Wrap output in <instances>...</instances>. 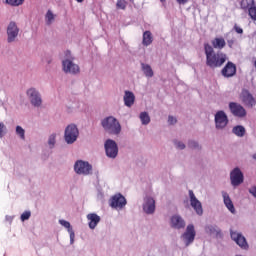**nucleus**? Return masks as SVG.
<instances>
[{"instance_id": "f257e3e1", "label": "nucleus", "mask_w": 256, "mask_h": 256, "mask_svg": "<svg viewBox=\"0 0 256 256\" xmlns=\"http://www.w3.org/2000/svg\"><path fill=\"white\" fill-rule=\"evenodd\" d=\"M204 51L206 55V65L210 69H217L223 67L225 61H227V54L223 52L215 53V49L211 44H204Z\"/></svg>"}, {"instance_id": "f03ea898", "label": "nucleus", "mask_w": 256, "mask_h": 256, "mask_svg": "<svg viewBox=\"0 0 256 256\" xmlns=\"http://www.w3.org/2000/svg\"><path fill=\"white\" fill-rule=\"evenodd\" d=\"M62 71L66 75H79L81 73V68L75 63V56H73L71 51H66L62 58Z\"/></svg>"}, {"instance_id": "7ed1b4c3", "label": "nucleus", "mask_w": 256, "mask_h": 256, "mask_svg": "<svg viewBox=\"0 0 256 256\" xmlns=\"http://www.w3.org/2000/svg\"><path fill=\"white\" fill-rule=\"evenodd\" d=\"M101 125L108 135H121L122 127L117 118L108 116L101 121Z\"/></svg>"}, {"instance_id": "20e7f679", "label": "nucleus", "mask_w": 256, "mask_h": 256, "mask_svg": "<svg viewBox=\"0 0 256 256\" xmlns=\"http://www.w3.org/2000/svg\"><path fill=\"white\" fill-rule=\"evenodd\" d=\"M74 173L82 177H89L93 175V165L89 161L77 160L73 166Z\"/></svg>"}, {"instance_id": "39448f33", "label": "nucleus", "mask_w": 256, "mask_h": 256, "mask_svg": "<svg viewBox=\"0 0 256 256\" xmlns=\"http://www.w3.org/2000/svg\"><path fill=\"white\" fill-rule=\"evenodd\" d=\"M195 237H197L195 225L188 224L185 231L180 235V243H182L184 247H189L195 242Z\"/></svg>"}, {"instance_id": "423d86ee", "label": "nucleus", "mask_w": 256, "mask_h": 256, "mask_svg": "<svg viewBox=\"0 0 256 256\" xmlns=\"http://www.w3.org/2000/svg\"><path fill=\"white\" fill-rule=\"evenodd\" d=\"M79 139V127L77 124H68L64 129V141L67 145H73Z\"/></svg>"}, {"instance_id": "0eeeda50", "label": "nucleus", "mask_w": 256, "mask_h": 256, "mask_svg": "<svg viewBox=\"0 0 256 256\" xmlns=\"http://www.w3.org/2000/svg\"><path fill=\"white\" fill-rule=\"evenodd\" d=\"M214 125L216 131H225L229 125V116L223 110H219L214 115Z\"/></svg>"}, {"instance_id": "6e6552de", "label": "nucleus", "mask_w": 256, "mask_h": 256, "mask_svg": "<svg viewBox=\"0 0 256 256\" xmlns=\"http://www.w3.org/2000/svg\"><path fill=\"white\" fill-rule=\"evenodd\" d=\"M108 203L111 209H115V211H123V209L127 207V198L121 193H116L110 197Z\"/></svg>"}, {"instance_id": "1a4fd4ad", "label": "nucleus", "mask_w": 256, "mask_h": 256, "mask_svg": "<svg viewBox=\"0 0 256 256\" xmlns=\"http://www.w3.org/2000/svg\"><path fill=\"white\" fill-rule=\"evenodd\" d=\"M26 97L33 107H41V105H43L41 92H39L35 87H30L26 90Z\"/></svg>"}, {"instance_id": "9d476101", "label": "nucleus", "mask_w": 256, "mask_h": 256, "mask_svg": "<svg viewBox=\"0 0 256 256\" xmlns=\"http://www.w3.org/2000/svg\"><path fill=\"white\" fill-rule=\"evenodd\" d=\"M230 237L242 251H249V242H247V238L244 237L243 233L236 230H230Z\"/></svg>"}, {"instance_id": "9b49d317", "label": "nucleus", "mask_w": 256, "mask_h": 256, "mask_svg": "<svg viewBox=\"0 0 256 256\" xmlns=\"http://www.w3.org/2000/svg\"><path fill=\"white\" fill-rule=\"evenodd\" d=\"M104 148L108 159H117V155H119V146L115 140L107 139L104 143Z\"/></svg>"}, {"instance_id": "f8f14e48", "label": "nucleus", "mask_w": 256, "mask_h": 256, "mask_svg": "<svg viewBox=\"0 0 256 256\" xmlns=\"http://www.w3.org/2000/svg\"><path fill=\"white\" fill-rule=\"evenodd\" d=\"M245 181V176L243 175V171L241 168L236 167L230 172V183L232 187H239Z\"/></svg>"}, {"instance_id": "ddd939ff", "label": "nucleus", "mask_w": 256, "mask_h": 256, "mask_svg": "<svg viewBox=\"0 0 256 256\" xmlns=\"http://www.w3.org/2000/svg\"><path fill=\"white\" fill-rule=\"evenodd\" d=\"M7 41L9 43H15L17 41V38L19 37V26L17 25V22L11 21L9 22L7 29Z\"/></svg>"}, {"instance_id": "4468645a", "label": "nucleus", "mask_w": 256, "mask_h": 256, "mask_svg": "<svg viewBox=\"0 0 256 256\" xmlns=\"http://www.w3.org/2000/svg\"><path fill=\"white\" fill-rule=\"evenodd\" d=\"M155 198L151 195H145L142 203V210L146 215H153L155 213Z\"/></svg>"}, {"instance_id": "2eb2a0df", "label": "nucleus", "mask_w": 256, "mask_h": 256, "mask_svg": "<svg viewBox=\"0 0 256 256\" xmlns=\"http://www.w3.org/2000/svg\"><path fill=\"white\" fill-rule=\"evenodd\" d=\"M229 111L234 117H238L239 119H243V117H247V110L245 108L236 102H230L229 105Z\"/></svg>"}, {"instance_id": "dca6fc26", "label": "nucleus", "mask_w": 256, "mask_h": 256, "mask_svg": "<svg viewBox=\"0 0 256 256\" xmlns=\"http://www.w3.org/2000/svg\"><path fill=\"white\" fill-rule=\"evenodd\" d=\"M188 195L190 199V205L192 209H194L196 215H203V204H201V201L197 199V196H195L193 190H189Z\"/></svg>"}, {"instance_id": "f3484780", "label": "nucleus", "mask_w": 256, "mask_h": 256, "mask_svg": "<svg viewBox=\"0 0 256 256\" xmlns=\"http://www.w3.org/2000/svg\"><path fill=\"white\" fill-rule=\"evenodd\" d=\"M240 99L242 101V103L246 106V107H255L256 105V100L255 97H253V94H251V92H249V90H242L241 94H240Z\"/></svg>"}, {"instance_id": "a211bd4d", "label": "nucleus", "mask_w": 256, "mask_h": 256, "mask_svg": "<svg viewBox=\"0 0 256 256\" xmlns=\"http://www.w3.org/2000/svg\"><path fill=\"white\" fill-rule=\"evenodd\" d=\"M185 219L179 214H174L170 218V227L172 229H185Z\"/></svg>"}, {"instance_id": "6ab92c4d", "label": "nucleus", "mask_w": 256, "mask_h": 256, "mask_svg": "<svg viewBox=\"0 0 256 256\" xmlns=\"http://www.w3.org/2000/svg\"><path fill=\"white\" fill-rule=\"evenodd\" d=\"M221 195L226 209H228V211L231 212L232 215H235L237 213V210L235 209V205L233 204V200H231V196H229V193L222 191Z\"/></svg>"}, {"instance_id": "aec40b11", "label": "nucleus", "mask_w": 256, "mask_h": 256, "mask_svg": "<svg viewBox=\"0 0 256 256\" xmlns=\"http://www.w3.org/2000/svg\"><path fill=\"white\" fill-rule=\"evenodd\" d=\"M86 219L88 221V227L92 231L97 228V225H99V223H101V216L97 215V213L87 214Z\"/></svg>"}, {"instance_id": "412c9836", "label": "nucleus", "mask_w": 256, "mask_h": 256, "mask_svg": "<svg viewBox=\"0 0 256 256\" xmlns=\"http://www.w3.org/2000/svg\"><path fill=\"white\" fill-rule=\"evenodd\" d=\"M223 77H234L237 73V66L233 62H227L221 71Z\"/></svg>"}, {"instance_id": "4be33fe9", "label": "nucleus", "mask_w": 256, "mask_h": 256, "mask_svg": "<svg viewBox=\"0 0 256 256\" xmlns=\"http://www.w3.org/2000/svg\"><path fill=\"white\" fill-rule=\"evenodd\" d=\"M59 223L62 227H64V229H67L70 235V245H73V243H75V231H73V227H71V223L63 219H60Z\"/></svg>"}, {"instance_id": "5701e85b", "label": "nucleus", "mask_w": 256, "mask_h": 256, "mask_svg": "<svg viewBox=\"0 0 256 256\" xmlns=\"http://www.w3.org/2000/svg\"><path fill=\"white\" fill-rule=\"evenodd\" d=\"M123 102L125 107L131 108L133 105H135V94L129 90H126L124 92Z\"/></svg>"}, {"instance_id": "b1692460", "label": "nucleus", "mask_w": 256, "mask_h": 256, "mask_svg": "<svg viewBox=\"0 0 256 256\" xmlns=\"http://www.w3.org/2000/svg\"><path fill=\"white\" fill-rule=\"evenodd\" d=\"M211 45L213 49H225V45H227V42L225 41V38L219 36L215 37L211 40Z\"/></svg>"}, {"instance_id": "393cba45", "label": "nucleus", "mask_w": 256, "mask_h": 256, "mask_svg": "<svg viewBox=\"0 0 256 256\" xmlns=\"http://www.w3.org/2000/svg\"><path fill=\"white\" fill-rule=\"evenodd\" d=\"M153 43V33L151 31L147 30L143 33L142 36V45L144 47H149Z\"/></svg>"}, {"instance_id": "a878e982", "label": "nucleus", "mask_w": 256, "mask_h": 256, "mask_svg": "<svg viewBox=\"0 0 256 256\" xmlns=\"http://www.w3.org/2000/svg\"><path fill=\"white\" fill-rule=\"evenodd\" d=\"M141 69L142 73L145 75V77H147V79H151L155 75L153 68L149 64L141 63Z\"/></svg>"}, {"instance_id": "bb28decb", "label": "nucleus", "mask_w": 256, "mask_h": 256, "mask_svg": "<svg viewBox=\"0 0 256 256\" xmlns=\"http://www.w3.org/2000/svg\"><path fill=\"white\" fill-rule=\"evenodd\" d=\"M57 145V133L53 132L48 136L47 140V146L50 149H55V146Z\"/></svg>"}, {"instance_id": "cd10ccee", "label": "nucleus", "mask_w": 256, "mask_h": 256, "mask_svg": "<svg viewBox=\"0 0 256 256\" xmlns=\"http://www.w3.org/2000/svg\"><path fill=\"white\" fill-rule=\"evenodd\" d=\"M232 133L236 135V137H245L246 130L244 126L238 125L233 127Z\"/></svg>"}, {"instance_id": "c85d7f7f", "label": "nucleus", "mask_w": 256, "mask_h": 256, "mask_svg": "<svg viewBox=\"0 0 256 256\" xmlns=\"http://www.w3.org/2000/svg\"><path fill=\"white\" fill-rule=\"evenodd\" d=\"M4 3L8 7H21L25 5V0H5Z\"/></svg>"}, {"instance_id": "c756f323", "label": "nucleus", "mask_w": 256, "mask_h": 256, "mask_svg": "<svg viewBox=\"0 0 256 256\" xmlns=\"http://www.w3.org/2000/svg\"><path fill=\"white\" fill-rule=\"evenodd\" d=\"M55 17L56 15L53 13V11L48 10L45 14L46 25H53V23H55Z\"/></svg>"}, {"instance_id": "7c9ffc66", "label": "nucleus", "mask_w": 256, "mask_h": 256, "mask_svg": "<svg viewBox=\"0 0 256 256\" xmlns=\"http://www.w3.org/2000/svg\"><path fill=\"white\" fill-rule=\"evenodd\" d=\"M139 119L142 125H149L151 123V116H149L148 112H141Z\"/></svg>"}, {"instance_id": "2f4dec72", "label": "nucleus", "mask_w": 256, "mask_h": 256, "mask_svg": "<svg viewBox=\"0 0 256 256\" xmlns=\"http://www.w3.org/2000/svg\"><path fill=\"white\" fill-rule=\"evenodd\" d=\"M16 135L21 141H25V129H23V127L16 126Z\"/></svg>"}, {"instance_id": "473e14b6", "label": "nucleus", "mask_w": 256, "mask_h": 256, "mask_svg": "<svg viewBox=\"0 0 256 256\" xmlns=\"http://www.w3.org/2000/svg\"><path fill=\"white\" fill-rule=\"evenodd\" d=\"M29 219H31V211L26 210L21 214L20 221H22V223H25V221H29Z\"/></svg>"}, {"instance_id": "72a5a7b5", "label": "nucleus", "mask_w": 256, "mask_h": 256, "mask_svg": "<svg viewBox=\"0 0 256 256\" xmlns=\"http://www.w3.org/2000/svg\"><path fill=\"white\" fill-rule=\"evenodd\" d=\"M116 8L125 11L127 9V0H117Z\"/></svg>"}, {"instance_id": "f704fd0d", "label": "nucleus", "mask_w": 256, "mask_h": 256, "mask_svg": "<svg viewBox=\"0 0 256 256\" xmlns=\"http://www.w3.org/2000/svg\"><path fill=\"white\" fill-rule=\"evenodd\" d=\"M206 233H208V235H215V233H217V227L213 226V225H209L205 228Z\"/></svg>"}, {"instance_id": "c9c22d12", "label": "nucleus", "mask_w": 256, "mask_h": 256, "mask_svg": "<svg viewBox=\"0 0 256 256\" xmlns=\"http://www.w3.org/2000/svg\"><path fill=\"white\" fill-rule=\"evenodd\" d=\"M7 133V126L3 122H0V139H3Z\"/></svg>"}, {"instance_id": "e433bc0d", "label": "nucleus", "mask_w": 256, "mask_h": 256, "mask_svg": "<svg viewBox=\"0 0 256 256\" xmlns=\"http://www.w3.org/2000/svg\"><path fill=\"white\" fill-rule=\"evenodd\" d=\"M174 146L176 147V149H179L180 151H183V149H185V143H183V141L181 140H175L174 141Z\"/></svg>"}, {"instance_id": "4c0bfd02", "label": "nucleus", "mask_w": 256, "mask_h": 256, "mask_svg": "<svg viewBox=\"0 0 256 256\" xmlns=\"http://www.w3.org/2000/svg\"><path fill=\"white\" fill-rule=\"evenodd\" d=\"M188 146L190 147V149H201V146H199V142L195 140H190L188 142Z\"/></svg>"}, {"instance_id": "58836bf2", "label": "nucleus", "mask_w": 256, "mask_h": 256, "mask_svg": "<svg viewBox=\"0 0 256 256\" xmlns=\"http://www.w3.org/2000/svg\"><path fill=\"white\" fill-rule=\"evenodd\" d=\"M249 16L251 17V19L256 21V7L249 8Z\"/></svg>"}, {"instance_id": "ea45409f", "label": "nucleus", "mask_w": 256, "mask_h": 256, "mask_svg": "<svg viewBox=\"0 0 256 256\" xmlns=\"http://www.w3.org/2000/svg\"><path fill=\"white\" fill-rule=\"evenodd\" d=\"M248 192L250 193V195H252V197H254V199H256V185H252L248 188Z\"/></svg>"}, {"instance_id": "a19ab883", "label": "nucleus", "mask_w": 256, "mask_h": 256, "mask_svg": "<svg viewBox=\"0 0 256 256\" xmlns=\"http://www.w3.org/2000/svg\"><path fill=\"white\" fill-rule=\"evenodd\" d=\"M168 123H169V125H175V123H177V118L174 116H169Z\"/></svg>"}, {"instance_id": "79ce46f5", "label": "nucleus", "mask_w": 256, "mask_h": 256, "mask_svg": "<svg viewBox=\"0 0 256 256\" xmlns=\"http://www.w3.org/2000/svg\"><path fill=\"white\" fill-rule=\"evenodd\" d=\"M234 31H236V33L239 35H243V28L237 26V24L234 25Z\"/></svg>"}, {"instance_id": "37998d69", "label": "nucleus", "mask_w": 256, "mask_h": 256, "mask_svg": "<svg viewBox=\"0 0 256 256\" xmlns=\"http://www.w3.org/2000/svg\"><path fill=\"white\" fill-rule=\"evenodd\" d=\"M249 3H253V0H243L241 2V7L245 9L247 7L246 4H249Z\"/></svg>"}, {"instance_id": "c03bdc74", "label": "nucleus", "mask_w": 256, "mask_h": 256, "mask_svg": "<svg viewBox=\"0 0 256 256\" xmlns=\"http://www.w3.org/2000/svg\"><path fill=\"white\" fill-rule=\"evenodd\" d=\"M13 219H15V216H9V215H6L5 216V220L8 222V223H13Z\"/></svg>"}, {"instance_id": "a18cd8bd", "label": "nucleus", "mask_w": 256, "mask_h": 256, "mask_svg": "<svg viewBox=\"0 0 256 256\" xmlns=\"http://www.w3.org/2000/svg\"><path fill=\"white\" fill-rule=\"evenodd\" d=\"M179 5H185L189 0H176Z\"/></svg>"}, {"instance_id": "49530a36", "label": "nucleus", "mask_w": 256, "mask_h": 256, "mask_svg": "<svg viewBox=\"0 0 256 256\" xmlns=\"http://www.w3.org/2000/svg\"><path fill=\"white\" fill-rule=\"evenodd\" d=\"M233 43H234L233 40H228V46L230 47V49L233 47Z\"/></svg>"}, {"instance_id": "de8ad7c7", "label": "nucleus", "mask_w": 256, "mask_h": 256, "mask_svg": "<svg viewBox=\"0 0 256 256\" xmlns=\"http://www.w3.org/2000/svg\"><path fill=\"white\" fill-rule=\"evenodd\" d=\"M77 1V3H83V1H85V0H76Z\"/></svg>"}, {"instance_id": "09e8293b", "label": "nucleus", "mask_w": 256, "mask_h": 256, "mask_svg": "<svg viewBox=\"0 0 256 256\" xmlns=\"http://www.w3.org/2000/svg\"><path fill=\"white\" fill-rule=\"evenodd\" d=\"M252 157H253V159H255V161H256V153H255V154H253V156H252Z\"/></svg>"}, {"instance_id": "8fccbe9b", "label": "nucleus", "mask_w": 256, "mask_h": 256, "mask_svg": "<svg viewBox=\"0 0 256 256\" xmlns=\"http://www.w3.org/2000/svg\"><path fill=\"white\" fill-rule=\"evenodd\" d=\"M161 1V3H165V0H160Z\"/></svg>"}]
</instances>
